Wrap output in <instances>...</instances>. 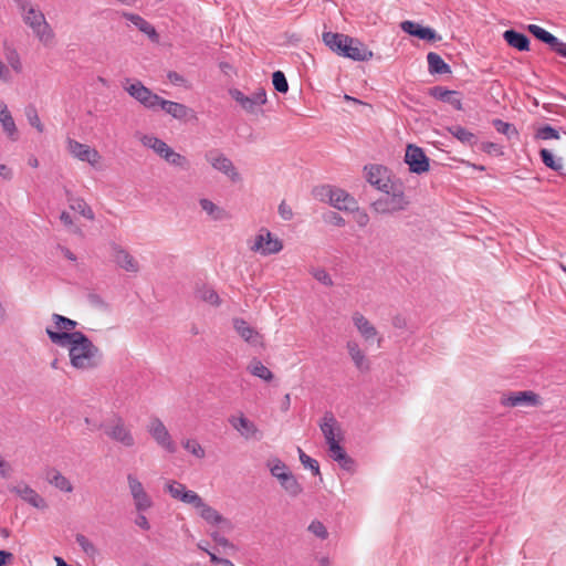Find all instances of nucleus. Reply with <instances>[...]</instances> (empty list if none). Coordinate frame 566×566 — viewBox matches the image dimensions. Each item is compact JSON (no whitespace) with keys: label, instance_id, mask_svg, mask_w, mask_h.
<instances>
[{"label":"nucleus","instance_id":"nucleus-1","mask_svg":"<svg viewBox=\"0 0 566 566\" xmlns=\"http://www.w3.org/2000/svg\"><path fill=\"white\" fill-rule=\"evenodd\" d=\"M46 335L51 343L62 347L69 346L72 367L86 370L98 366L99 349L83 332H53L52 327H46Z\"/></svg>","mask_w":566,"mask_h":566},{"label":"nucleus","instance_id":"nucleus-2","mask_svg":"<svg viewBox=\"0 0 566 566\" xmlns=\"http://www.w3.org/2000/svg\"><path fill=\"white\" fill-rule=\"evenodd\" d=\"M18 6L23 12V22L32 29L33 34L36 35L38 40L42 42V44L51 46L53 44L54 34L42 11L33 7H29V0L24 2V7L20 3H18Z\"/></svg>","mask_w":566,"mask_h":566},{"label":"nucleus","instance_id":"nucleus-3","mask_svg":"<svg viewBox=\"0 0 566 566\" xmlns=\"http://www.w3.org/2000/svg\"><path fill=\"white\" fill-rule=\"evenodd\" d=\"M381 191L385 196L373 202V210L381 214H394L408 210L410 201L405 195L403 185Z\"/></svg>","mask_w":566,"mask_h":566},{"label":"nucleus","instance_id":"nucleus-4","mask_svg":"<svg viewBox=\"0 0 566 566\" xmlns=\"http://www.w3.org/2000/svg\"><path fill=\"white\" fill-rule=\"evenodd\" d=\"M104 433H106L108 439L113 440V442L124 448L130 449L136 446V439L133 436L132 428H129L120 417L108 421V423L104 426Z\"/></svg>","mask_w":566,"mask_h":566},{"label":"nucleus","instance_id":"nucleus-5","mask_svg":"<svg viewBox=\"0 0 566 566\" xmlns=\"http://www.w3.org/2000/svg\"><path fill=\"white\" fill-rule=\"evenodd\" d=\"M283 249V242L279 238H274L272 232L265 228L259 230L256 237H254L253 244L250 245V250L254 253H259L263 256H269L281 252Z\"/></svg>","mask_w":566,"mask_h":566},{"label":"nucleus","instance_id":"nucleus-6","mask_svg":"<svg viewBox=\"0 0 566 566\" xmlns=\"http://www.w3.org/2000/svg\"><path fill=\"white\" fill-rule=\"evenodd\" d=\"M206 160L213 169L227 176L230 181L237 182L241 180L240 172H238L234 164L219 150L212 149L207 151Z\"/></svg>","mask_w":566,"mask_h":566},{"label":"nucleus","instance_id":"nucleus-7","mask_svg":"<svg viewBox=\"0 0 566 566\" xmlns=\"http://www.w3.org/2000/svg\"><path fill=\"white\" fill-rule=\"evenodd\" d=\"M147 432H149L150 437L154 438L155 442L158 443L161 449L168 451L170 454L176 452V444L160 419H150L149 424H147Z\"/></svg>","mask_w":566,"mask_h":566},{"label":"nucleus","instance_id":"nucleus-8","mask_svg":"<svg viewBox=\"0 0 566 566\" xmlns=\"http://www.w3.org/2000/svg\"><path fill=\"white\" fill-rule=\"evenodd\" d=\"M126 92L147 109H157V104L163 99L159 95L154 94L148 87L143 85L140 81L127 85Z\"/></svg>","mask_w":566,"mask_h":566},{"label":"nucleus","instance_id":"nucleus-9","mask_svg":"<svg viewBox=\"0 0 566 566\" xmlns=\"http://www.w3.org/2000/svg\"><path fill=\"white\" fill-rule=\"evenodd\" d=\"M526 30L528 33L534 35V38H536L537 41L548 44L552 52L566 59V43L559 41V39L556 38L554 34L536 24L526 25Z\"/></svg>","mask_w":566,"mask_h":566},{"label":"nucleus","instance_id":"nucleus-10","mask_svg":"<svg viewBox=\"0 0 566 566\" xmlns=\"http://www.w3.org/2000/svg\"><path fill=\"white\" fill-rule=\"evenodd\" d=\"M367 170V181L375 188L380 191H387V189H391L400 186L401 184L390 178V172L385 166H371L369 168L366 167Z\"/></svg>","mask_w":566,"mask_h":566},{"label":"nucleus","instance_id":"nucleus-11","mask_svg":"<svg viewBox=\"0 0 566 566\" xmlns=\"http://www.w3.org/2000/svg\"><path fill=\"white\" fill-rule=\"evenodd\" d=\"M500 403L506 408H515L521 406L536 407L541 403V398L536 392L526 391H513L509 395H503L500 399Z\"/></svg>","mask_w":566,"mask_h":566},{"label":"nucleus","instance_id":"nucleus-12","mask_svg":"<svg viewBox=\"0 0 566 566\" xmlns=\"http://www.w3.org/2000/svg\"><path fill=\"white\" fill-rule=\"evenodd\" d=\"M405 163L413 174H423L429 170V159L421 147L409 144L405 151Z\"/></svg>","mask_w":566,"mask_h":566},{"label":"nucleus","instance_id":"nucleus-13","mask_svg":"<svg viewBox=\"0 0 566 566\" xmlns=\"http://www.w3.org/2000/svg\"><path fill=\"white\" fill-rule=\"evenodd\" d=\"M229 423L245 440H260L261 431L253 421L249 420L244 415L231 416Z\"/></svg>","mask_w":566,"mask_h":566},{"label":"nucleus","instance_id":"nucleus-14","mask_svg":"<svg viewBox=\"0 0 566 566\" xmlns=\"http://www.w3.org/2000/svg\"><path fill=\"white\" fill-rule=\"evenodd\" d=\"M66 148H69V151L73 157L81 161L88 163L91 166H95L101 158L97 150L86 144H81L71 138L66 142Z\"/></svg>","mask_w":566,"mask_h":566},{"label":"nucleus","instance_id":"nucleus-15","mask_svg":"<svg viewBox=\"0 0 566 566\" xmlns=\"http://www.w3.org/2000/svg\"><path fill=\"white\" fill-rule=\"evenodd\" d=\"M337 54L358 62L367 61L373 55L371 51L356 38L349 40L347 45L344 44L343 49L339 50Z\"/></svg>","mask_w":566,"mask_h":566},{"label":"nucleus","instance_id":"nucleus-16","mask_svg":"<svg viewBox=\"0 0 566 566\" xmlns=\"http://www.w3.org/2000/svg\"><path fill=\"white\" fill-rule=\"evenodd\" d=\"M400 29H402L403 32L423 41L433 42L441 40V36H439L433 29L423 27L412 21H403L400 23Z\"/></svg>","mask_w":566,"mask_h":566},{"label":"nucleus","instance_id":"nucleus-17","mask_svg":"<svg viewBox=\"0 0 566 566\" xmlns=\"http://www.w3.org/2000/svg\"><path fill=\"white\" fill-rule=\"evenodd\" d=\"M112 251L114 263H116L118 268L132 273H136L138 271L137 260L133 258L126 249L113 243Z\"/></svg>","mask_w":566,"mask_h":566},{"label":"nucleus","instance_id":"nucleus-18","mask_svg":"<svg viewBox=\"0 0 566 566\" xmlns=\"http://www.w3.org/2000/svg\"><path fill=\"white\" fill-rule=\"evenodd\" d=\"M11 492L19 495V497L24 500L25 503L36 509L43 510L48 507L46 501L43 500V497H41L35 490L25 484L13 486V489H11Z\"/></svg>","mask_w":566,"mask_h":566},{"label":"nucleus","instance_id":"nucleus-19","mask_svg":"<svg viewBox=\"0 0 566 566\" xmlns=\"http://www.w3.org/2000/svg\"><path fill=\"white\" fill-rule=\"evenodd\" d=\"M428 94L432 98L452 105L455 109H462L460 94L457 91H448L442 86H433L429 88Z\"/></svg>","mask_w":566,"mask_h":566},{"label":"nucleus","instance_id":"nucleus-20","mask_svg":"<svg viewBox=\"0 0 566 566\" xmlns=\"http://www.w3.org/2000/svg\"><path fill=\"white\" fill-rule=\"evenodd\" d=\"M158 108L178 120H185L189 116H193L191 108L178 102L161 99L160 103H158Z\"/></svg>","mask_w":566,"mask_h":566},{"label":"nucleus","instance_id":"nucleus-21","mask_svg":"<svg viewBox=\"0 0 566 566\" xmlns=\"http://www.w3.org/2000/svg\"><path fill=\"white\" fill-rule=\"evenodd\" d=\"M352 321L354 327L357 328L358 334H360L363 339L366 342H369L377 336L376 327L360 312H354L352 315Z\"/></svg>","mask_w":566,"mask_h":566},{"label":"nucleus","instance_id":"nucleus-22","mask_svg":"<svg viewBox=\"0 0 566 566\" xmlns=\"http://www.w3.org/2000/svg\"><path fill=\"white\" fill-rule=\"evenodd\" d=\"M233 325L235 333L239 334V336L243 338L245 343L253 346L260 344L261 336L259 335V332L244 319L234 318Z\"/></svg>","mask_w":566,"mask_h":566},{"label":"nucleus","instance_id":"nucleus-23","mask_svg":"<svg viewBox=\"0 0 566 566\" xmlns=\"http://www.w3.org/2000/svg\"><path fill=\"white\" fill-rule=\"evenodd\" d=\"M329 205H332L333 208L337 210H354L357 202L354 200L352 196L347 193L344 189H335L332 197H329V200L327 201Z\"/></svg>","mask_w":566,"mask_h":566},{"label":"nucleus","instance_id":"nucleus-24","mask_svg":"<svg viewBox=\"0 0 566 566\" xmlns=\"http://www.w3.org/2000/svg\"><path fill=\"white\" fill-rule=\"evenodd\" d=\"M348 356L352 357L354 366L361 371H368L370 369V364L368 363L366 355L359 348L357 342L349 340L346 345Z\"/></svg>","mask_w":566,"mask_h":566},{"label":"nucleus","instance_id":"nucleus-25","mask_svg":"<svg viewBox=\"0 0 566 566\" xmlns=\"http://www.w3.org/2000/svg\"><path fill=\"white\" fill-rule=\"evenodd\" d=\"M503 39L506 41L507 45L520 51L527 52L528 51V39L525 34L517 32L514 29H507L503 33Z\"/></svg>","mask_w":566,"mask_h":566},{"label":"nucleus","instance_id":"nucleus-26","mask_svg":"<svg viewBox=\"0 0 566 566\" xmlns=\"http://www.w3.org/2000/svg\"><path fill=\"white\" fill-rule=\"evenodd\" d=\"M45 479L50 485L62 492L71 493L73 490L70 480L54 468H49L46 470Z\"/></svg>","mask_w":566,"mask_h":566},{"label":"nucleus","instance_id":"nucleus-27","mask_svg":"<svg viewBox=\"0 0 566 566\" xmlns=\"http://www.w3.org/2000/svg\"><path fill=\"white\" fill-rule=\"evenodd\" d=\"M123 17L127 21L132 22V24L135 25L137 30L149 36L151 41H157V38H159V35L156 33V29L150 23H148L145 18L135 13H124Z\"/></svg>","mask_w":566,"mask_h":566},{"label":"nucleus","instance_id":"nucleus-28","mask_svg":"<svg viewBox=\"0 0 566 566\" xmlns=\"http://www.w3.org/2000/svg\"><path fill=\"white\" fill-rule=\"evenodd\" d=\"M350 40H353V36H349V35L343 34V33H333V32L323 33L324 44L326 46H328L329 50L335 53L340 51L344 45H347Z\"/></svg>","mask_w":566,"mask_h":566},{"label":"nucleus","instance_id":"nucleus-29","mask_svg":"<svg viewBox=\"0 0 566 566\" xmlns=\"http://www.w3.org/2000/svg\"><path fill=\"white\" fill-rule=\"evenodd\" d=\"M0 124L1 127H3V132L8 134V137L10 140L17 139V128L14 124V119H12L11 114L9 112V108H7V105L4 102L0 101Z\"/></svg>","mask_w":566,"mask_h":566},{"label":"nucleus","instance_id":"nucleus-30","mask_svg":"<svg viewBox=\"0 0 566 566\" xmlns=\"http://www.w3.org/2000/svg\"><path fill=\"white\" fill-rule=\"evenodd\" d=\"M321 432H323L325 442L328 443H338V440L335 439V430L338 428L336 427V420L333 416V413H325L323 421H321L319 424Z\"/></svg>","mask_w":566,"mask_h":566},{"label":"nucleus","instance_id":"nucleus-31","mask_svg":"<svg viewBox=\"0 0 566 566\" xmlns=\"http://www.w3.org/2000/svg\"><path fill=\"white\" fill-rule=\"evenodd\" d=\"M427 62H428V71L431 74H449V73H451V67L436 52H429L427 54Z\"/></svg>","mask_w":566,"mask_h":566},{"label":"nucleus","instance_id":"nucleus-32","mask_svg":"<svg viewBox=\"0 0 566 566\" xmlns=\"http://www.w3.org/2000/svg\"><path fill=\"white\" fill-rule=\"evenodd\" d=\"M328 452L329 457L338 462L343 469L349 470L353 465V460L347 455L343 447L339 446V442L328 443Z\"/></svg>","mask_w":566,"mask_h":566},{"label":"nucleus","instance_id":"nucleus-33","mask_svg":"<svg viewBox=\"0 0 566 566\" xmlns=\"http://www.w3.org/2000/svg\"><path fill=\"white\" fill-rule=\"evenodd\" d=\"M196 510L198 512V515L201 516V518L206 521L208 524L216 526L226 522V518L222 517V515L218 513V511L214 507L208 504L196 507Z\"/></svg>","mask_w":566,"mask_h":566},{"label":"nucleus","instance_id":"nucleus-34","mask_svg":"<svg viewBox=\"0 0 566 566\" xmlns=\"http://www.w3.org/2000/svg\"><path fill=\"white\" fill-rule=\"evenodd\" d=\"M199 207L213 220L227 219V212L221 207H218L214 202L207 198L199 199Z\"/></svg>","mask_w":566,"mask_h":566},{"label":"nucleus","instance_id":"nucleus-35","mask_svg":"<svg viewBox=\"0 0 566 566\" xmlns=\"http://www.w3.org/2000/svg\"><path fill=\"white\" fill-rule=\"evenodd\" d=\"M69 205L72 211L78 213L84 217L86 220H94V212L86 205L85 200L78 197L70 196Z\"/></svg>","mask_w":566,"mask_h":566},{"label":"nucleus","instance_id":"nucleus-36","mask_svg":"<svg viewBox=\"0 0 566 566\" xmlns=\"http://www.w3.org/2000/svg\"><path fill=\"white\" fill-rule=\"evenodd\" d=\"M52 322L55 325L56 333H76L74 329L76 328V321L69 318L62 314L53 313Z\"/></svg>","mask_w":566,"mask_h":566},{"label":"nucleus","instance_id":"nucleus-37","mask_svg":"<svg viewBox=\"0 0 566 566\" xmlns=\"http://www.w3.org/2000/svg\"><path fill=\"white\" fill-rule=\"evenodd\" d=\"M196 296L198 300L206 302L212 306H219L220 305V296L217 294L216 290L202 284L197 287Z\"/></svg>","mask_w":566,"mask_h":566},{"label":"nucleus","instance_id":"nucleus-38","mask_svg":"<svg viewBox=\"0 0 566 566\" xmlns=\"http://www.w3.org/2000/svg\"><path fill=\"white\" fill-rule=\"evenodd\" d=\"M268 102V96L265 95V91L263 88H258L254 91L248 103L241 105V108L249 113H255L259 106L264 105Z\"/></svg>","mask_w":566,"mask_h":566},{"label":"nucleus","instance_id":"nucleus-39","mask_svg":"<svg viewBox=\"0 0 566 566\" xmlns=\"http://www.w3.org/2000/svg\"><path fill=\"white\" fill-rule=\"evenodd\" d=\"M283 490L286 491L292 497H296L302 493V485L297 482L295 475L287 474L277 479Z\"/></svg>","mask_w":566,"mask_h":566},{"label":"nucleus","instance_id":"nucleus-40","mask_svg":"<svg viewBox=\"0 0 566 566\" xmlns=\"http://www.w3.org/2000/svg\"><path fill=\"white\" fill-rule=\"evenodd\" d=\"M248 370L254 377L262 379L266 382H271L273 379L272 370H270L265 365H263L260 360L253 359L250 361Z\"/></svg>","mask_w":566,"mask_h":566},{"label":"nucleus","instance_id":"nucleus-41","mask_svg":"<svg viewBox=\"0 0 566 566\" xmlns=\"http://www.w3.org/2000/svg\"><path fill=\"white\" fill-rule=\"evenodd\" d=\"M160 158L165 159L170 166L179 167L182 170L189 169V160L179 153H176L174 149L164 151V154L159 155Z\"/></svg>","mask_w":566,"mask_h":566},{"label":"nucleus","instance_id":"nucleus-42","mask_svg":"<svg viewBox=\"0 0 566 566\" xmlns=\"http://www.w3.org/2000/svg\"><path fill=\"white\" fill-rule=\"evenodd\" d=\"M448 132L454 138H457L458 142L465 144V145H473L476 142V137L473 132L462 127V126H452L448 128Z\"/></svg>","mask_w":566,"mask_h":566},{"label":"nucleus","instance_id":"nucleus-43","mask_svg":"<svg viewBox=\"0 0 566 566\" xmlns=\"http://www.w3.org/2000/svg\"><path fill=\"white\" fill-rule=\"evenodd\" d=\"M142 144H144L145 147L154 150V153H156L158 156L171 149L165 142L151 135H145L142 137Z\"/></svg>","mask_w":566,"mask_h":566},{"label":"nucleus","instance_id":"nucleus-44","mask_svg":"<svg viewBox=\"0 0 566 566\" xmlns=\"http://www.w3.org/2000/svg\"><path fill=\"white\" fill-rule=\"evenodd\" d=\"M268 469L271 471L272 476L279 479L281 476H286L287 474H291L292 472L289 470L287 465L282 462L279 458H273L272 460L268 461Z\"/></svg>","mask_w":566,"mask_h":566},{"label":"nucleus","instance_id":"nucleus-45","mask_svg":"<svg viewBox=\"0 0 566 566\" xmlns=\"http://www.w3.org/2000/svg\"><path fill=\"white\" fill-rule=\"evenodd\" d=\"M539 156H541V160L542 163H544L545 167L554 170V171H557L559 172V175H562L560 170H562V159H555L554 158V155H552V153L546 149V148H542L539 150Z\"/></svg>","mask_w":566,"mask_h":566},{"label":"nucleus","instance_id":"nucleus-46","mask_svg":"<svg viewBox=\"0 0 566 566\" xmlns=\"http://www.w3.org/2000/svg\"><path fill=\"white\" fill-rule=\"evenodd\" d=\"M492 124L499 134H502L509 138L517 137L518 135L517 129L515 126H513V124L503 122L501 119H493Z\"/></svg>","mask_w":566,"mask_h":566},{"label":"nucleus","instance_id":"nucleus-47","mask_svg":"<svg viewBox=\"0 0 566 566\" xmlns=\"http://www.w3.org/2000/svg\"><path fill=\"white\" fill-rule=\"evenodd\" d=\"M536 140H549V139H559V133L557 129L549 125L542 126L535 130L534 135Z\"/></svg>","mask_w":566,"mask_h":566},{"label":"nucleus","instance_id":"nucleus-48","mask_svg":"<svg viewBox=\"0 0 566 566\" xmlns=\"http://www.w3.org/2000/svg\"><path fill=\"white\" fill-rule=\"evenodd\" d=\"M132 497L135 509L139 513L149 510L153 505L151 499L147 493L133 494Z\"/></svg>","mask_w":566,"mask_h":566},{"label":"nucleus","instance_id":"nucleus-49","mask_svg":"<svg viewBox=\"0 0 566 566\" xmlns=\"http://www.w3.org/2000/svg\"><path fill=\"white\" fill-rule=\"evenodd\" d=\"M297 454H300V461L303 467L310 469L314 475H319V464L315 459H312L310 455L305 454L301 448H297Z\"/></svg>","mask_w":566,"mask_h":566},{"label":"nucleus","instance_id":"nucleus-50","mask_svg":"<svg viewBox=\"0 0 566 566\" xmlns=\"http://www.w3.org/2000/svg\"><path fill=\"white\" fill-rule=\"evenodd\" d=\"M182 447H184L185 450H187L188 452L192 453L193 457H196L198 459H203L205 458V450L199 444V442L197 440H195V439L184 440Z\"/></svg>","mask_w":566,"mask_h":566},{"label":"nucleus","instance_id":"nucleus-51","mask_svg":"<svg viewBox=\"0 0 566 566\" xmlns=\"http://www.w3.org/2000/svg\"><path fill=\"white\" fill-rule=\"evenodd\" d=\"M272 84L276 92L286 94L289 86L286 76L282 73V71H276L272 74Z\"/></svg>","mask_w":566,"mask_h":566},{"label":"nucleus","instance_id":"nucleus-52","mask_svg":"<svg viewBox=\"0 0 566 566\" xmlns=\"http://www.w3.org/2000/svg\"><path fill=\"white\" fill-rule=\"evenodd\" d=\"M177 500L182 501L185 504L192 505L193 509L199 506H203L205 502L201 496L198 495L195 491H188V493H182Z\"/></svg>","mask_w":566,"mask_h":566},{"label":"nucleus","instance_id":"nucleus-53","mask_svg":"<svg viewBox=\"0 0 566 566\" xmlns=\"http://www.w3.org/2000/svg\"><path fill=\"white\" fill-rule=\"evenodd\" d=\"M311 275L315 277L316 281L322 283L325 286H333V279L329 276L328 272L321 268H315L311 270Z\"/></svg>","mask_w":566,"mask_h":566},{"label":"nucleus","instance_id":"nucleus-54","mask_svg":"<svg viewBox=\"0 0 566 566\" xmlns=\"http://www.w3.org/2000/svg\"><path fill=\"white\" fill-rule=\"evenodd\" d=\"M27 117L29 124H31L32 127L36 128L39 133L43 132V125L39 119L38 111L33 105H29L27 108Z\"/></svg>","mask_w":566,"mask_h":566},{"label":"nucleus","instance_id":"nucleus-55","mask_svg":"<svg viewBox=\"0 0 566 566\" xmlns=\"http://www.w3.org/2000/svg\"><path fill=\"white\" fill-rule=\"evenodd\" d=\"M76 544L80 545L81 549L90 556H94L96 553V548L93 543L90 542V539L86 538L85 535L78 534L75 536Z\"/></svg>","mask_w":566,"mask_h":566},{"label":"nucleus","instance_id":"nucleus-56","mask_svg":"<svg viewBox=\"0 0 566 566\" xmlns=\"http://www.w3.org/2000/svg\"><path fill=\"white\" fill-rule=\"evenodd\" d=\"M308 531L311 534L315 535L319 539H326L328 537V531L325 528V525L322 522L313 521L308 526Z\"/></svg>","mask_w":566,"mask_h":566},{"label":"nucleus","instance_id":"nucleus-57","mask_svg":"<svg viewBox=\"0 0 566 566\" xmlns=\"http://www.w3.org/2000/svg\"><path fill=\"white\" fill-rule=\"evenodd\" d=\"M127 484L132 495L146 493L145 488L142 485V482L133 473L127 474Z\"/></svg>","mask_w":566,"mask_h":566},{"label":"nucleus","instance_id":"nucleus-58","mask_svg":"<svg viewBox=\"0 0 566 566\" xmlns=\"http://www.w3.org/2000/svg\"><path fill=\"white\" fill-rule=\"evenodd\" d=\"M166 490H168L170 496L174 499H178L184 493H188L189 490L185 488V485L180 482H170L168 485H166Z\"/></svg>","mask_w":566,"mask_h":566},{"label":"nucleus","instance_id":"nucleus-59","mask_svg":"<svg viewBox=\"0 0 566 566\" xmlns=\"http://www.w3.org/2000/svg\"><path fill=\"white\" fill-rule=\"evenodd\" d=\"M336 188H332L329 186H321L314 189V196L316 199L321 201H328L329 197L333 196Z\"/></svg>","mask_w":566,"mask_h":566},{"label":"nucleus","instance_id":"nucleus-60","mask_svg":"<svg viewBox=\"0 0 566 566\" xmlns=\"http://www.w3.org/2000/svg\"><path fill=\"white\" fill-rule=\"evenodd\" d=\"M6 59H8V63L15 73H20L21 71V62L19 54L15 50L9 51L8 55H6Z\"/></svg>","mask_w":566,"mask_h":566},{"label":"nucleus","instance_id":"nucleus-61","mask_svg":"<svg viewBox=\"0 0 566 566\" xmlns=\"http://www.w3.org/2000/svg\"><path fill=\"white\" fill-rule=\"evenodd\" d=\"M482 150L485 154L493 156H503V148L500 145L494 144L492 142H484L482 144Z\"/></svg>","mask_w":566,"mask_h":566},{"label":"nucleus","instance_id":"nucleus-62","mask_svg":"<svg viewBox=\"0 0 566 566\" xmlns=\"http://www.w3.org/2000/svg\"><path fill=\"white\" fill-rule=\"evenodd\" d=\"M231 98L235 101L240 106L245 104L250 96H245L241 91L239 90H231L230 91Z\"/></svg>","mask_w":566,"mask_h":566},{"label":"nucleus","instance_id":"nucleus-63","mask_svg":"<svg viewBox=\"0 0 566 566\" xmlns=\"http://www.w3.org/2000/svg\"><path fill=\"white\" fill-rule=\"evenodd\" d=\"M327 221L329 224H334L338 228H343L345 226L344 218L335 212H329Z\"/></svg>","mask_w":566,"mask_h":566},{"label":"nucleus","instance_id":"nucleus-64","mask_svg":"<svg viewBox=\"0 0 566 566\" xmlns=\"http://www.w3.org/2000/svg\"><path fill=\"white\" fill-rule=\"evenodd\" d=\"M279 214L284 220H291L293 218V212L290 206L282 201L281 206H279Z\"/></svg>","mask_w":566,"mask_h":566}]
</instances>
